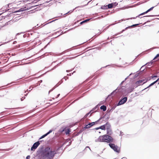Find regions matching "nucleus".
Instances as JSON below:
<instances>
[{"label": "nucleus", "mask_w": 159, "mask_h": 159, "mask_svg": "<svg viewBox=\"0 0 159 159\" xmlns=\"http://www.w3.org/2000/svg\"><path fill=\"white\" fill-rule=\"evenodd\" d=\"M76 67V66H75V67L74 68H73L72 70H66V72H70V71H71L72 70H73L74 69H76V68H75Z\"/></svg>", "instance_id": "nucleus-44"}, {"label": "nucleus", "mask_w": 159, "mask_h": 159, "mask_svg": "<svg viewBox=\"0 0 159 159\" xmlns=\"http://www.w3.org/2000/svg\"><path fill=\"white\" fill-rule=\"evenodd\" d=\"M125 80L122 81L120 84L119 86H121V85L123 84L125 82Z\"/></svg>", "instance_id": "nucleus-52"}, {"label": "nucleus", "mask_w": 159, "mask_h": 159, "mask_svg": "<svg viewBox=\"0 0 159 159\" xmlns=\"http://www.w3.org/2000/svg\"><path fill=\"white\" fill-rule=\"evenodd\" d=\"M146 64L144 65H143V66L141 67V68H140V69H139V70H140V72H139V73H142L143 71L145 69V68H144V66H145L146 65Z\"/></svg>", "instance_id": "nucleus-22"}, {"label": "nucleus", "mask_w": 159, "mask_h": 159, "mask_svg": "<svg viewBox=\"0 0 159 159\" xmlns=\"http://www.w3.org/2000/svg\"><path fill=\"white\" fill-rule=\"evenodd\" d=\"M108 113H106L105 115H104V116L105 117H106V118L105 119V120H108L110 118V115L108 114Z\"/></svg>", "instance_id": "nucleus-25"}, {"label": "nucleus", "mask_w": 159, "mask_h": 159, "mask_svg": "<svg viewBox=\"0 0 159 159\" xmlns=\"http://www.w3.org/2000/svg\"><path fill=\"white\" fill-rule=\"evenodd\" d=\"M75 72V71H74L73 73H70L69 74H68L67 75H69V76H71V75H72L73 74V73L74 72Z\"/></svg>", "instance_id": "nucleus-53"}, {"label": "nucleus", "mask_w": 159, "mask_h": 159, "mask_svg": "<svg viewBox=\"0 0 159 159\" xmlns=\"http://www.w3.org/2000/svg\"><path fill=\"white\" fill-rule=\"evenodd\" d=\"M150 80V79L149 80H147L146 81L143 82L142 84V82H143L144 81H145V79H143V80H139L138 81H137L135 82V84H138V86L140 85H142L143 84H144L145 83H146L148 80Z\"/></svg>", "instance_id": "nucleus-8"}, {"label": "nucleus", "mask_w": 159, "mask_h": 159, "mask_svg": "<svg viewBox=\"0 0 159 159\" xmlns=\"http://www.w3.org/2000/svg\"><path fill=\"white\" fill-rule=\"evenodd\" d=\"M24 98H23V97H22L21 98H20V100L21 101H22L25 98V96L24 97Z\"/></svg>", "instance_id": "nucleus-58"}, {"label": "nucleus", "mask_w": 159, "mask_h": 159, "mask_svg": "<svg viewBox=\"0 0 159 159\" xmlns=\"http://www.w3.org/2000/svg\"><path fill=\"white\" fill-rule=\"evenodd\" d=\"M138 84H135L133 85V87L132 88H137L138 86Z\"/></svg>", "instance_id": "nucleus-46"}, {"label": "nucleus", "mask_w": 159, "mask_h": 159, "mask_svg": "<svg viewBox=\"0 0 159 159\" xmlns=\"http://www.w3.org/2000/svg\"><path fill=\"white\" fill-rule=\"evenodd\" d=\"M153 60H151L150 62H149L150 63H151V64H152L153 63Z\"/></svg>", "instance_id": "nucleus-62"}, {"label": "nucleus", "mask_w": 159, "mask_h": 159, "mask_svg": "<svg viewBox=\"0 0 159 159\" xmlns=\"http://www.w3.org/2000/svg\"><path fill=\"white\" fill-rule=\"evenodd\" d=\"M146 64H148V66H150L152 64H151V63L148 62L146 63Z\"/></svg>", "instance_id": "nucleus-54"}, {"label": "nucleus", "mask_w": 159, "mask_h": 159, "mask_svg": "<svg viewBox=\"0 0 159 159\" xmlns=\"http://www.w3.org/2000/svg\"><path fill=\"white\" fill-rule=\"evenodd\" d=\"M72 50H75L77 49H80V47L79 45H78L77 46H74L72 47Z\"/></svg>", "instance_id": "nucleus-26"}, {"label": "nucleus", "mask_w": 159, "mask_h": 159, "mask_svg": "<svg viewBox=\"0 0 159 159\" xmlns=\"http://www.w3.org/2000/svg\"><path fill=\"white\" fill-rule=\"evenodd\" d=\"M157 83V82L156 81H155L154 82H153L152 83V84H153V85L154 84H155V83Z\"/></svg>", "instance_id": "nucleus-60"}, {"label": "nucleus", "mask_w": 159, "mask_h": 159, "mask_svg": "<svg viewBox=\"0 0 159 159\" xmlns=\"http://www.w3.org/2000/svg\"><path fill=\"white\" fill-rule=\"evenodd\" d=\"M159 57V53L157 54L155 56V57L153 59V60H155L158 57Z\"/></svg>", "instance_id": "nucleus-39"}, {"label": "nucleus", "mask_w": 159, "mask_h": 159, "mask_svg": "<svg viewBox=\"0 0 159 159\" xmlns=\"http://www.w3.org/2000/svg\"><path fill=\"white\" fill-rule=\"evenodd\" d=\"M35 87V86L34 85H33V86H30L29 89H30V90L29 91V92H30V91L31 90H32Z\"/></svg>", "instance_id": "nucleus-37"}, {"label": "nucleus", "mask_w": 159, "mask_h": 159, "mask_svg": "<svg viewBox=\"0 0 159 159\" xmlns=\"http://www.w3.org/2000/svg\"><path fill=\"white\" fill-rule=\"evenodd\" d=\"M116 66V65H115V64H111V65H107L106 66H105L102 67L101 68V69H102V68L106 67L107 66H111L112 67H113V66Z\"/></svg>", "instance_id": "nucleus-36"}, {"label": "nucleus", "mask_w": 159, "mask_h": 159, "mask_svg": "<svg viewBox=\"0 0 159 159\" xmlns=\"http://www.w3.org/2000/svg\"><path fill=\"white\" fill-rule=\"evenodd\" d=\"M134 89V88H132V87H129L127 89V92L128 93H130L133 92Z\"/></svg>", "instance_id": "nucleus-15"}, {"label": "nucleus", "mask_w": 159, "mask_h": 159, "mask_svg": "<svg viewBox=\"0 0 159 159\" xmlns=\"http://www.w3.org/2000/svg\"><path fill=\"white\" fill-rule=\"evenodd\" d=\"M148 51L149 50H145L143 52H142V53H140L139 55H138L136 57H137L139 56H141L142 55L144 54L147 53L148 52Z\"/></svg>", "instance_id": "nucleus-17"}, {"label": "nucleus", "mask_w": 159, "mask_h": 159, "mask_svg": "<svg viewBox=\"0 0 159 159\" xmlns=\"http://www.w3.org/2000/svg\"><path fill=\"white\" fill-rule=\"evenodd\" d=\"M99 120H98L97 121H95V122H93V123H94V125H95L96 124H97L98 122H99Z\"/></svg>", "instance_id": "nucleus-49"}, {"label": "nucleus", "mask_w": 159, "mask_h": 159, "mask_svg": "<svg viewBox=\"0 0 159 159\" xmlns=\"http://www.w3.org/2000/svg\"><path fill=\"white\" fill-rule=\"evenodd\" d=\"M70 132V129L69 128H67L65 129V133L66 134H69Z\"/></svg>", "instance_id": "nucleus-23"}, {"label": "nucleus", "mask_w": 159, "mask_h": 159, "mask_svg": "<svg viewBox=\"0 0 159 159\" xmlns=\"http://www.w3.org/2000/svg\"><path fill=\"white\" fill-rule=\"evenodd\" d=\"M107 134L101 135L97 139H95V142L112 143L113 142V139L111 136L113 132L111 128V125L110 123L107 126Z\"/></svg>", "instance_id": "nucleus-1"}, {"label": "nucleus", "mask_w": 159, "mask_h": 159, "mask_svg": "<svg viewBox=\"0 0 159 159\" xmlns=\"http://www.w3.org/2000/svg\"><path fill=\"white\" fill-rule=\"evenodd\" d=\"M127 97H122L117 104V106H118L124 104L127 102Z\"/></svg>", "instance_id": "nucleus-6"}, {"label": "nucleus", "mask_w": 159, "mask_h": 159, "mask_svg": "<svg viewBox=\"0 0 159 159\" xmlns=\"http://www.w3.org/2000/svg\"><path fill=\"white\" fill-rule=\"evenodd\" d=\"M30 155H28L26 157V159H30Z\"/></svg>", "instance_id": "nucleus-50"}, {"label": "nucleus", "mask_w": 159, "mask_h": 159, "mask_svg": "<svg viewBox=\"0 0 159 159\" xmlns=\"http://www.w3.org/2000/svg\"><path fill=\"white\" fill-rule=\"evenodd\" d=\"M101 9H107V5H104V6H102L101 7Z\"/></svg>", "instance_id": "nucleus-32"}, {"label": "nucleus", "mask_w": 159, "mask_h": 159, "mask_svg": "<svg viewBox=\"0 0 159 159\" xmlns=\"http://www.w3.org/2000/svg\"><path fill=\"white\" fill-rule=\"evenodd\" d=\"M121 90V89L120 88H118V87L115 90H114L112 92H111L110 94H109L107 98L110 96H111L113 95L114 93H115V94L116 93L118 92H120L121 91L120 90Z\"/></svg>", "instance_id": "nucleus-10"}, {"label": "nucleus", "mask_w": 159, "mask_h": 159, "mask_svg": "<svg viewBox=\"0 0 159 159\" xmlns=\"http://www.w3.org/2000/svg\"><path fill=\"white\" fill-rule=\"evenodd\" d=\"M89 19H87V20H84L82 22H81L80 23V24L81 25H82V24L83 23H85V22H87L88 21H89Z\"/></svg>", "instance_id": "nucleus-35"}, {"label": "nucleus", "mask_w": 159, "mask_h": 159, "mask_svg": "<svg viewBox=\"0 0 159 159\" xmlns=\"http://www.w3.org/2000/svg\"><path fill=\"white\" fill-rule=\"evenodd\" d=\"M52 131V130L51 129L48 132H47L45 134L47 136L48 134H50V133H51Z\"/></svg>", "instance_id": "nucleus-41"}, {"label": "nucleus", "mask_w": 159, "mask_h": 159, "mask_svg": "<svg viewBox=\"0 0 159 159\" xmlns=\"http://www.w3.org/2000/svg\"><path fill=\"white\" fill-rule=\"evenodd\" d=\"M101 110H102L103 111H105L107 110V107L105 105H102L100 107Z\"/></svg>", "instance_id": "nucleus-16"}, {"label": "nucleus", "mask_w": 159, "mask_h": 159, "mask_svg": "<svg viewBox=\"0 0 159 159\" xmlns=\"http://www.w3.org/2000/svg\"><path fill=\"white\" fill-rule=\"evenodd\" d=\"M100 129V128H99V127H96V128H95V129H95V130H98V129Z\"/></svg>", "instance_id": "nucleus-57"}, {"label": "nucleus", "mask_w": 159, "mask_h": 159, "mask_svg": "<svg viewBox=\"0 0 159 159\" xmlns=\"http://www.w3.org/2000/svg\"><path fill=\"white\" fill-rule=\"evenodd\" d=\"M43 147H42L40 150L37 151V155L41 154V156L43 159H53L52 157L51 154H47L43 151Z\"/></svg>", "instance_id": "nucleus-3"}, {"label": "nucleus", "mask_w": 159, "mask_h": 159, "mask_svg": "<svg viewBox=\"0 0 159 159\" xmlns=\"http://www.w3.org/2000/svg\"><path fill=\"white\" fill-rule=\"evenodd\" d=\"M84 129H87L89 128V125H88V124H85V126L83 127Z\"/></svg>", "instance_id": "nucleus-33"}, {"label": "nucleus", "mask_w": 159, "mask_h": 159, "mask_svg": "<svg viewBox=\"0 0 159 159\" xmlns=\"http://www.w3.org/2000/svg\"><path fill=\"white\" fill-rule=\"evenodd\" d=\"M42 81H42V80H39V81L38 82H39V83L40 84V83H41L42 82Z\"/></svg>", "instance_id": "nucleus-64"}, {"label": "nucleus", "mask_w": 159, "mask_h": 159, "mask_svg": "<svg viewBox=\"0 0 159 159\" xmlns=\"http://www.w3.org/2000/svg\"><path fill=\"white\" fill-rule=\"evenodd\" d=\"M154 7H151V8H150V9H148V11L149 12L150 11H151V10H152L154 8Z\"/></svg>", "instance_id": "nucleus-48"}, {"label": "nucleus", "mask_w": 159, "mask_h": 159, "mask_svg": "<svg viewBox=\"0 0 159 159\" xmlns=\"http://www.w3.org/2000/svg\"><path fill=\"white\" fill-rule=\"evenodd\" d=\"M152 85H153V84H152V83L150 84L147 87H146V88H145V89H143L142 90V91H143L144 90L148 88H149L150 87H151V86H152Z\"/></svg>", "instance_id": "nucleus-30"}, {"label": "nucleus", "mask_w": 159, "mask_h": 159, "mask_svg": "<svg viewBox=\"0 0 159 159\" xmlns=\"http://www.w3.org/2000/svg\"><path fill=\"white\" fill-rule=\"evenodd\" d=\"M154 16V15H149V16H144L143 17H149V16H151V17H153V16ZM140 18H142V17H140Z\"/></svg>", "instance_id": "nucleus-45"}, {"label": "nucleus", "mask_w": 159, "mask_h": 159, "mask_svg": "<svg viewBox=\"0 0 159 159\" xmlns=\"http://www.w3.org/2000/svg\"><path fill=\"white\" fill-rule=\"evenodd\" d=\"M60 95V94H57L56 98H57Z\"/></svg>", "instance_id": "nucleus-63"}, {"label": "nucleus", "mask_w": 159, "mask_h": 159, "mask_svg": "<svg viewBox=\"0 0 159 159\" xmlns=\"http://www.w3.org/2000/svg\"><path fill=\"white\" fill-rule=\"evenodd\" d=\"M75 133H74L72 134V138H73V137L76 136H75Z\"/></svg>", "instance_id": "nucleus-59"}, {"label": "nucleus", "mask_w": 159, "mask_h": 159, "mask_svg": "<svg viewBox=\"0 0 159 159\" xmlns=\"http://www.w3.org/2000/svg\"><path fill=\"white\" fill-rule=\"evenodd\" d=\"M148 12H149L148 11V10L147 11H146L145 12H144L143 13H142L140 14L138 16H137L136 17H133V18H131V19H135L136 17H139V16H141V15H143L145 14H146L147 13H148Z\"/></svg>", "instance_id": "nucleus-21"}, {"label": "nucleus", "mask_w": 159, "mask_h": 159, "mask_svg": "<svg viewBox=\"0 0 159 159\" xmlns=\"http://www.w3.org/2000/svg\"><path fill=\"white\" fill-rule=\"evenodd\" d=\"M100 106V105L98 104L96 105L95 107L93 108L91 111H94L96 108H98Z\"/></svg>", "instance_id": "nucleus-27"}, {"label": "nucleus", "mask_w": 159, "mask_h": 159, "mask_svg": "<svg viewBox=\"0 0 159 159\" xmlns=\"http://www.w3.org/2000/svg\"><path fill=\"white\" fill-rule=\"evenodd\" d=\"M139 24H134V25H131V26H129L128 27L126 28L125 29L123 30L122 31L120 32V33H117V34H116L115 35L116 36V35H117L118 34H120L123 32L124 31H125V30H127L128 28H130V27H135V26H138V25H139Z\"/></svg>", "instance_id": "nucleus-11"}, {"label": "nucleus", "mask_w": 159, "mask_h": 159, "mask_svg": "<svg viewBox=\"0 0 159 159\" xmlns=\"http://www.w3.org/2000/svg\"><path fill=\"white\" fill-rule=\"evenodd\" d=\"M117 106V104L116 105H115L114 106L112 107L110 109H108L107 112V113H108L110 112L111 111H112L113 110L115 109L116 107V106Z\"/></svg>", "instance_id": "nucleus-13"}, {"label": "nucleus", "mask_w": 159, "mask_h": 159, "mask_svg": "<svg viewBox=\"0 0 159 159\" xmlns=\"http://www.w3.org/2000/svg\"><path fill=\"white\" fill-rule=\"evenodd\" d=\"M89 50H86V51L85 52H82V53H81V54H83V53H87L88 52V51H89Z\"/></svg>", "instance_id": "nucleus-55"}, {"label": "nucleus", "mask_w": 159, "mask_h": 159, "mask_svg": "<svg viewBox=\"0 0 159 159\" xmlns=\"http://www.w3.org/2000/svg\"><path fill=\"white\" fill-rule=\"evenodd\" d=\"M92 112V111H90L89 112L87 113L84 116V117L82 118L81 119V120L82 121H84V119H85L88 116V115L91 113V112Z\"/></svg>", "instance_id": "nucleus-18"}, {"label": "nucleus", "mask_w": 159, "mask_h": 159, "mask_svg": "<svg viewBox=\"0 0 159 159\" xmlns=\"http://www.w3.org/2000/svg\"><path fill=\"white\" fill-rule=\"evenodd\" d=\"M158 76L157 75H152L151 76H150V79H153V80H155L154 79V78H157V77Z\"/></svg>", "instance_id": "nucleus-34"}, {"label": "nucleus", "mask_w": 159, "mask_h": 159, "mask_svg": "<svg viewBox=\"0 0 159 159\" xmlns=\"http://www.w3.org/2000/svg\"><path fill=\"white\" fill-rule=\"evenodd\" d=\"M79 134H80L78 132L76 134H75V136H78L79 135Z\"/></svg>", "instance_id": "nucleus-56"}, {"label": "nucleus", "mask_w": 159, "mask_h": 159, "mask_svg": "<svg viewBox=\"0 0 159 159\" xmlns=\"http://www.w3.org/2000/svg\"><path fill=\"white\" fill-rule=\"evenodd\" d=\"M113 4L112 3L109 4L107 5V8H111L113 7Z\"/></svg>", "instance_id": "nucleus-28"}, {"label": "nucleus", "mask_w": 159, "mask_h": 159, "mask_svg": "<svg viewBox=\"0 0 159 159\" xmlns=\"http://www.w3.org/2000/svg\"><path fill=\"white\" fill-rule=\"evenodd\" d=\"M65 143V142L62 145L59 146L56 149L53 150H52V148L51 147L49 146H47L45 147L44 149H43V151L47 154L48 153L51 154V156L52 155V157L53 158L56 154L60 153V152H59L58 151Z\"/></svg>", "instance_id": "nucleus-2"}, {"label": "nucleus", "mask_w": 159, "mask_h": 159, "mask_svg": "<svg viewBox=\"0 0 159 159\" xmlns=\"http://www.w3.org/2000/svg\"><path fill=\"white\" fill-rule=\"evenodd\" d=\"M148 12H149L148 11V10L147 11H146L145 12H144L143 13H142L140 14L138 16H137L136 17H133V18H131V19H135L136 17H139V16H141V15H143L145 14H146L147 13H148Z\"/></svg>", "instance_id": "nucleus-19"}, {"label": "nucleus", "mask_w": 159, "mask_h": 159, "mask_svg": "<svg viewBox=\"0 0 159 159\" xmlns=\"http://www.w3.org/2000/svg\"><path fill=\"white\" fill-rule=\"evenodd\" d=\"M65 79V80H66L67 79H68V77L67 76H64L63 78L52 89L50 90L49 91V93L51 92L54 89H55L58 86L60 85L62 83H63V81L62 79Z\"/></svg>", "instance_id": "nucleus-5"}, {"label": "nucleus", "mask_w": 159, "mask_h": 159, "mask_svg": "<svg viewBox=\"0 0 159 159\" xmlns=\"http://www.w3.org/2000/svg\"><path fill=\"white\" fill-rule=\"evenodd\" d=\"M108 145L115 152L119 153L120 152V148L119 149L118 147L116 145H115L114 143H109Z\"/></svg>", "instance_id": "nucleus-4"}, {"label": "nucleus", "mask_w": 159, "mask_h": 159, "mask_svg": "<svg viewBox=\"0 0 159 159\" xmlns=\"http://www.w3.org/2000/svg\"><path fill=\"white\" fill-rule=\"evenodd\" d=\"M84 130L85 129H84V128H83V129H80V131L78 132V133L80 134L83 131H84Z\"/></svg>", "instance_id": "nucleus-40"}, {"label": "nucleus", "mask_w": 159, "mask_h": 159, "mask_svg": "<svg viewBox=\"0 0 159 159\" xmlns=\"http://www.w3.org/2000/svg\"><path fill=\"white\" fill-rule=\"evenodd\" d=\"M140 74V73L139 72V73H136L133 76V78L132 79H135L136 78H137L138 76Z\"/></svg>", "instance_id": "nucleus-29"}, {"label": "nucleus", "mask_w": 159, "mask_h": 159, "mask_svg": "<svg viewBox=\"0 0 159 159\" xmlns=\"http://www.w3.org/2000/svg\"><path fill=\"white\" fill-rule=\"evenodd\" d=\"M121 90V89L120 88H118V87L115 90H114L112 92H111L110 94H109L107 98L110 96H111L113 95L114 93H115V94L116 93L118 92H120L121 91L120 90Z\"/></svg>", "instance_id": "nucleus-9"}, {"label": "nucleus", "mask_w": 159, "mask_h": 159, "mask_svg": "<svg viewBox=\"0 0 159 159\" xmlns=\"http://www.w3.org/2000/svg\"><path fill=\"white\" fill-rule=\"evenodd\" d=\"M39 141H37L34 143L32 146L31 148V150L34 151L39 145Z\"/></svg>", "instance_id": "nucleus-7"}, {"label": "nucleus", "mask_w": 159, "mask_h": 159, "mask_svg": "<svg viewBox=\"0 0 159 159\" xmlns=\"http://www.w3.org/2000/svg\"><path fill=\"white\" fill-rule=\"evenodd\" d=\"M109 123L108 121H107L106 123L105 124L100 126L99 127L100 129H101L103 130H105L106 129V127H107V125H108Z\"/></svg>", "instance_id": "nucleus-12"}, {"label": "nucleus", "mask_w": 159, "mask_h": 159, "mask_svg": "<svg viewBox=\"0 0 159 159\" xmlns=\"http://www.w3.org/2000/svg\"><path fill=\"white\" fill-rule=\"evenodd\" d=\"M9 150V149H0V151H6Z\"/></svg>", "instance_id": "nucleus-42"}, {"label": "nucleus", "mask_w": 159, "mask_h": 159, "mask_svg": "<svg viewBox=\"0 0 159 159\" xmlns=\"http://www.w3.org/2000/svg\"><path fill=\"white\" fill-rule=\"evenodd\" d=\"M105 117V116H104V115L103 116L100 117V118H99V119H98V120L99 121H100V120H101V119H102L104 118Z\"/></svg>", "instance_id": "nucleus-47"}, {"label": "nucleus", "mask_w": 159, "mask_h": 159, "mask_svg": "<svg viewBox=\"0 0 159 159\" xmlns=\"http://www.w3.org/2000/svg\"><path fill=\"white\" fill-rule=\"evenodd\" d=\"M49 54H50V55H54V53H52V52H46L43 55H42V56H40V57H41V58H43V57H44L45 56H48V55H49Z\"/></svg>", "instance_id": "nucleus-14"}, {"label": "nucleus", "mask_w": 159, "mask_h": 159, "mask_svg": "<svg viewBox=\"0 0 159 159\" xmlns=\"http://www.w3.org/2000/svg\"><path fill=\"white\" fill-rule=\"evenodd\" d=\"M71 139H70L69 140H70V141L69 142V144L68 145H67L66 146H67V147L68 146H70V145L71 144V143H72Z\"/></svg>", "instance_id": "nucleus-43"}, {"label": "nucleus", "mask_w": 159, "mask_h": 159, "mask_svg": "<svg viewBox=\"0 0 159 159\" xmlns=\"http://www.w3.org/2000/svg\"><path fill=\"white\" fill-rule=\"evenodd\" d=\"M87 148H88L90 150H91L90 148L89 147V146H87L85 147V148L84 149V151L86 150L87 149Z\"/></svg>", "instance_id": "nucleus-51"}, {"label": "nucleus", "mask_w": 159, "mask_h": 159, "mask_svg": "<svg viewBox=\"0 0 159 159\" xmlns=\"http://www.w3.org/2000/svg\"><path fill=\"white\" fill-rule=\"evenodd\" d=\"M148 12H149L148 11V10L147 11H146L145 12H144L143 13H142L140 14L138 16H137L136 17H133V18H131V19H135L136 17H139V16H141V15H143L145 14H146L147 13H148Z\"/></svg>", "instance_id": "nucleus-20"}, {"label": "nucleus", "mask_w": 159, "mask_h": 159, "mask_svg": "<svg viewBox=\"0 0 159 159\" xmlns=\"http://www.w3.org/2000/svg\"><path fill=\"white\" fill-rule=\"evenodd\" d=\"M47 136V135H46V134H44V135H43L39 139V140H40L43 138H44L46 136Z\"/></svg>", "instance_id": "nucleus-38"}, {"label": "nucleus", "mask_w": 159, "mask_h": 159, "mask_svg": "<svg viewBox=\"0 0 159 159\" xmlns=\"http://www.w3.org/2000/svg\"><path fill=\"white\" fill-rule=\"evenodd\" d=\"M88 125H89V127L90 128L93 125H94V123H93V122H89L88 123Z\"/></svg>", "instance_id": "nucleus-31"}, {"label": "nucleus", "mask_w": 159, "mask_h": 159, "mask_svg": "<svg viewBox=\"0 0 159 159\" xmlns=\"http://www.w3.org/2000/svg\"><path fill=\"white\" fill-rule=\"evenodd\" d=\"M107 98H105V100H103L102 101H101L98 104L100 105V106L102 104H104L106 101L107 100Z\"/></svg>", "instance_id": "nucleus-24"}, {"label": "nucleus", "mask_w": 159, "mask_h": 159, "mask_svg": "<svg viewBox=\"0 0 159 159\" xmlns=\"http://www.w3.org/2000/svg\"><path fill=\"white\" fill-rule=\"evenodd\" d=\"M157 83V82L156 81H155L154 82H153L152 83V84H153V85L154 84H155V83Z\"/></svg>", "instance_id": "nucleus-61"}]
</instances>
